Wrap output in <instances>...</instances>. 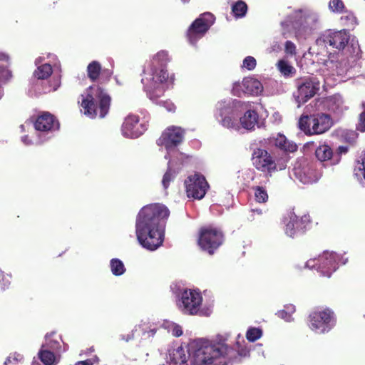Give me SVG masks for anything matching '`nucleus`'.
I'll return each instance as SVG.
<instances>
[{
    "mask_svg": "<svg viewBox=\"0 0 365 365\" xmlns=\"http://www.w3.org/2000/svg\"><path fill=\"white\" fill-rule=\"evenodd\" d=\"M326 104L330 111L336 114L342 113L347 108L343 98L339 94H335L327 98Z\"/></svg>",
    "mask_w": 365,
    "mask_h": 365,
    "instance_id": "393cba45",
    "label": "nucleus"
},
{
    "mask_svg": "<svg viewBox=\"0 0 365 365\" xmlns=\"http://www.w3.org/2000/svg\"><path fill=\"white\" fill-rule=\"evenodd\" d=\"M316 156L320 161H326L331 159L332 156V150L327 145L319 146L316 150Z\"/></svg>",
    "mask_w": 365,
    "mask_h": 365,
    "instance_id": "7c9ffc66",
    "label": "nucleus"
},
{
    "mask_svg": "<svg viewBox=\"0 0 365 365\" xmlns=\"http://www.w3.org/2000/svg\"><path fill=\"white\" fill-rule=\"evenodd\" d=\"M269 94L273 95L274 93L273 92H269Z\"/></svg>",
    "mask_w": 365,
    "mask_h": 365,
    "instance_id": "0e129e2a",
    "label": "nucleus"
},
{
    "mask_svg": "<svg viewBox=\"0 0 365 365\" xmlns=\"http://www.w3.org/2000/svg\"><path fill=\"white\" fill-rule=\"evenodd\" d=\"M145 129L143 124H139L138 116L130 114L125 118L121 132L126 138H135L141 135Z\"/></svg>",
    "mask_w": 365,
    "mask_h": 365,
    "instance_id": "dca6fc26",
    "label": "nucleus"
},
{
    "mask_svg": "<svg viewBox=\"0 0 365 365\" xmlns=\"http://www.w3.org/2000/svg\"><path fill=\"white\" fill-rule=\"evenodd\" d=\"M357 130L361 132H365V111L362 112L359 115Z\"/></svg>",
    "mask_w": 365,
    "mask_h": 365,
    "instance_id": "de8ad7c7",
    "label": "nucleus"
},
{
    "mask_svg": "<svg viewBox=\"0 0 365 365\" xmlns=\"http://www.w3.org/2000/svg\"><path fill=\"white\" fill-rule=\"evenodd\" d=\"M284 168V165H281V166H280L279 169H280V170H282V168Z\"/></svg>",
    "mask_w": 365,
    "mask_h": 365,
    "instance_id": "680f3d73",
    "label": "nucleus"
},
{
    "mask_svg": "<svg viewBox=\"0 0 365 365\" xmlns=\"http://www.w3.org/2000/svg\"><path fill=\"white\" fill-rule=\"evenodd\" d=\"M318 261L319 262L318 268L323 276L330 277L336 271V259L332 254L325 253L319 257Z\"/></svg>",
    "mask_w": 365,
    "mask_h": 365,
    "instance_id": "6ab92c4d",
    "label": "nucleus"
},
{
    "mask_svg": "<svg viewBox=\"0 0 365 365\" xmlns=\"http://www.w3.org/2000/svg\"><path fill=\"white\" fill-rule=\"evenodd\" d=\"M285 314V312L284 311H280L278 312V314L279 316L283 317H284V314Z\"/></svg>",
    "mask_w": 365,
    "mask_h": 365,
    "instance_id": "bf43d9fd",
    "label": "nucleus"
},
{
    "mask_svg": "<svg viewBox=\"0 0 365 365\" xmlns=\"http://www.w3.org/2000/svg\"><path fill=\"white\" fill-rule=\"evenodd\" d=\"M296 86L297 91L294 96L297 106L300 107L317 94L320 88V81L316 77L307 76L297 79Z\"/></svg>",
    "mask_w": 365,
    "mask_h": 365,
    "instance_id": "1a4fd4ad",
    "label": "nucleus"
},
{
    "mask_svg": "<svg viewBox=\"0 0 365 365\" xmlns=\"http://www.w3.org/2000/svg\"><path fill=\"white\" fill-rule=\"evenodd\" d=\"M56 354V353L43 346L41 347L38 353V359L44 365H55L57 363Z\"/></svg>",
    "mask_w": 365,
    "mask_h": 365,
    "instance_id": "a878e982",
    "label": "nucleus"
},
{
    "mask_svg": "<svg viewBox=\"0 0 365 365\" xmlns=\"http://www.w3.org/2000/svg\"><path fill=\"white\" fill-rule=\"evenodd\" d=\"M223 242L224 235L220 230L211 226L202 227L200 229L197 245L203 252L210 255H214Z\"/></svg>",
    "mask_w": 365,
    "mask_h": 365,
    "instance_id": "6e6552de",
    "label": "nucleus"
},
{
    "mask_svg": "<svg viewBox=\"0 0 365 365\" xmlns=\"http://www.w3.org/2000/svg\"><path fill=\"white\" fill-rule=\"evenodd\" d=\"M243 85L246 95L257 96L264 91L262 83L254 78H245L243 79Z\"/></svg>",
    "mask_w": 365,
    "mask_h": 365,
    "instance_id": "5701e85b",
    "label": "nucleus"
},
{
    "mask_svg": "<svg viewBox=\"0 0 365 365\" xmlns=\"http://www.w3.org/2000/svg\"><path fill=\"white\" fill-rule=\"evenodd\" d=\"M232 93L237 97L246 95L243 85V80L241 82L237 81L233 83Z\"/></svg>",
    "mask_w": 365,
    "mask_h": 365,
    "instance_id": "79ce46f5",
    "label": "nucleus"
},
{
    "mask_svg": "<svg viewBox=\"0 0 365 365\" xmlns=\"http://www.w3.org/2000/svg\"><path fill=\"white\" fill-rule=\"evenodd\" d=\"M285 233L291 237H294L297 234L299 233V230H297L294 221L293 220L292 215H290V220L286 225L285 227Z\"/></svg>",
    "mask_w": 365,
    "mask_h": 365,
    "instance_id": "a19ab883",
    "label": "nucleus"
},
{
    "mask_svg": "<svg viewBox=\"0 0 365 365\" xmlns=\"http://www.w3.org/2000/svg\"><path fill=\"white\" fill-rule=\"evenodd\" d=\"M21 140L23 141V143L25 145H31L32 143L31 141L28 139V136L27 135H25V136L22 137Z\"/></svg>",
    "mask_w": 365,
    "mask_h": 365,
    "instance_id": "864d4df0",
    "label": "nucleus"
},
{
    "mask_svg": "<svg viewBox=\"0 0 365 365\" xmlns=\"http://www.w3.org/2000/svg\"><path fill=\"white\" fill-rule=\"evenodd\" d=\"M202 302L200 292L195 290H185L181 294L178 303L179 308L185 314L195 315L200 310Z\"/></svg>",
    "mask_w": 365,
    "mask_h": 365,
    "instance_id": "9b49d317",
    "label": "nucleus"
},
{
    "mask_svg": "<svg viewBox=\"0 0 365 365\" xmlns=\"http://www.w3.org/2000/svg\"><path fill=\"white\" fill-rule=\"evenodd\" d=\"M255 200L259 203L266 202L268 200L267 190L262 186H256L254 187Z\"/></svg>",
    "mask_w": 365,
    "mask_h": 365,
    "instance_id": "f704fd0d",
    "label": "nucleus"
},
{
    "mask_svg": "<svg viewBox=\"0 0 365 365\" xmlns=\"http://www.w3.org/2000/svg\"><path fill=\"white\" fill-rule=\"evenodd\" d=\"M60 84H61L60 79L58 78H55L54 81H53V84L51 86V88L49 89L48 91H56L57 88L60 86Z\"/></svg>",
    "mask_w": 365,
    "mask_h": 365,
    "instance_id": "3c124183",
    "label": "nucleus"
},
{
    "mask_svg": "<svg viewBox=\"0 0 365 365\" xmlns=\"http://www.w3.org/2000/svg\"><path fill=\"white\" fill-rule=\"evenodd\" d=\"M9 59V56L5 53H0V61H6Z\"/></svg>",
    "mask_w": 365,
    "mask_h": 365,
    "instance_id": "5fc2aeb1",
    "label": "nucleus"
},
{
    "mask_svg": "<svg viewBox=\"0 0 365 365\" xmlns=\"http://www.w3.org/2000/svg\"><path fill=\"white\" fill-rule=\"evenodd\" d=\"M54 335H56L55 332L47 334L46 335V344L41 346L58 354L61 351V346L58 339L53 338Z\"/></svg>",
    "mask_w": 365,
    "mask_h": 365,
    "instance_id": "cd10ccee",
    "label": "nucleus"
},
{
    "mask_svg": "<svg viewBox=\"0 0 365 365\" xmlns=\"http://www.w3.org/2000/svg\"><path fill=\"white\" fill-rule=\"evenodd\" d=\"M293 220L294 221L297 230L299 233H303L309 227L311 224V218L309 215H304L301 217H298L294 212H291Z\"/></svg>",
    "mask_w": 365,
    "mask_h": 365,
    "instance_id": "bb28decb",
    "label": "nucleus"
},
{
    "mask_svg": "<svg viewBox=\"0 0 365 365\" xmlns=\"http://www.w3.org/2000/svg\"><path fill=\"white\" fill-rule=\"evenodd\" d=\"M11 278V274L0 272V292H4L9 288Z\"/></svg>",
    "mask_w": 365,
    "mask_h": 365,
    "instance_id": "ea45409f",
    "label": "nucleus"
},
{
    "mask_svg": "<svg viewBox=\"0 0 365 365\" xmlns=\"http://www.w3.org/2000/svg\"><path fill=\"white\" fill-rule=\"evenodd\" d=\"M256 60L252 56H247L242 63V68L247 69L248 71H252L256 67Z\"/></svg>",
    "mask_w": 365,
    "mask_h": 365,
    "instance_id": "c03bdc74",
    "label": "nucleus"
},
{
    "mask_svg": "<svg viewBox=\"0 0 365 365\" xmlns=\"http://www.w3.org/2000/svg\"><path fill=\"white\" fill-rule=\"evenodd\" d=\"M11 77V73L10 71L5 67L0 66V98L3 96L2 86L6 83Z\"/></svg>",
    "mask_w": 365,
    "mask_h": 365,
    "instance_id": "4c0bfd02",
    "label": "nucleus"
},
{
    "mask_svg": "<svg viewBox=\"0 0 365 365\" xmlns=\"http://www.w3.org/2000/svg\"><path fill=\"white\" fill-rule=\"evenodd\" d=\"M290 21L293 24L296 36L307 38L320 27L319 14L308 9H301L294 11Z\"/></svg>",
    "mask_w": 365,
    "mask_h": 365,
    "instance_id": "39448f33",
    "label": "nucleus"
},
{
    "mask_svg": "<svg viewBox=\"0 0 365 365\" xmlns=\"http://www.w3.org/2000/svg\"><path fill=\"white\" fill-rule=\"evenodd\" d=\"M215 21L214 16L210 13H205L197 18L190 26L187 38L190 43L194 44L208 31Z\"/></svg>",
    "mask_w": 365,
    "mask_h": 365,
    "instance_id": "9d476101",
    "label": "nucleus"
},
{
    "mask_svg": "<svg viewBox=\"0 0 365 365\" xmlns=\"http://www.w3.org/2000/svg\"><path fill=\"white\" fill-rule=\"evenodd\" d=\"M232 10L236 17H243L247 13V6L244 1H238L232 6Z\"/></svg>",
    "mask_w": 365,
    "mask_h": 365,
    "instance_id": "72a5a7b5",
    "label": "nucleus"
},
{
    "mask_svg": "<svg viewBox=\"0 0 365 365\" xmlns=\"http://www.w3.org/2000/svg\"><path fill=\"white\" fill-rule=\"evenodd\" d=\"M332 120L328 114L317 113L309 118L302 115L298 122V126L305 134L320 135L327 132L332 125Z\"/></svg>",
    "mask_w": 365,
    "mask_h": 365,
    "instance_id": "0eeeda50",
    "label": "nucleus"
},
{
    "mask_svg": "<svg viewBox=\"0 0 365 365\" xmlns=\"http://www.w3.org/2000/svg\"><path fill=\"white\" fill-rule=\"evenodd\" d=\"M232 349L223 343H212L200 339L197 342L192 364L193 365H216V361L228 355Z\"/></svg>",
    "mask_w": 365,
    "mask_h": 365,
    "instance_id": "20e7f679",
    "label": "nucleus"
},
{
    "mask_svg": "<svg viewBox=\"0 0 365 365\" xmlns=\"http://www.w3.org/2000/svg\"><path fill=\"white\" fill-rule=\"evenodd\" d=\"M253 165L257 170L271 173L277 170V165L271 155L264 149L257 148L252 154Z\"/></svg>",
    "mask_w": 365,
    "mask_h": 365,
    "instance_id": "2eb2a0df",
    "label": "nucleus"
},
{
    "mask_svg": "<svg viewBox=\"0 0 365 365\" xmlns=\"http://www.w3.org/2000/svg\"><path fill=\"white\" fill-rule=\"evenodd\" d=\"M110 98L98 86H90L81 95V111L91 118H104L110 108Z\"/></svg>",
    "mask_w": 365,
    "mask_h": 365,
    "instance_id": "7ed1b4c3",
    "label": "nucleus"
},
{
    "mask_svg": "<svg viewBox=\"0 0 365 365\" xmlns=\"http://www.w3.org/2000/svg\"><path fill=\"white\" fill-rule=\"evenodd\" d=\"M101 70V64L98 61H92L88 64L87 67V73L88 78L92 81H95L98 78Z\"/></svg>",
    "mask_w": 365,
    "mask_h": 365,
    "instance_id": "2f4dec72",
    "label": "nucleus"
},
{
    "mask_svg": "<svg viewBox=\"0 0 365 365\" xmlns=\"http://www.w3.org/2000/svg\"><path fill=\"white\" fill-rule=\"evenodd\" d=\"M21 128L23 130L24 129V125H21Z\"/></svg>",
    "mask_w": 365,
    "mask_h": 365,
    "instance_id": "69168bd1",
    "label": "nucleus"
},
{
    "mask_svg": "<svg viewBox=\"0 0 365 365\" xmlns=\"http://www.w3.org/2000/svg\"><path fill=\"white\" fill-rule=\"evenodd\" d=\"M320 40L326 45H329L333 48L341 51L347 45L349 40V35L344 29L341 31L328 30L322 35Z\"/></svg>",
    "mask_w": 365,
    "mask_h": 365,
    "instance_id": "ddd939ff",
    "label": "nucleus"
},
{
    "mask_svg": "<svg viewBox=\"0 0 365 365\" xmlns=\"http://www.w3.org/2000/svg\"><path fill=\"white\" fill-rule=\"evenodd\" d=\"M322 72L324 76L327 78L335 76H342L346 71V66H342L341 63L328 59L324 62Z\"/></svg>",
    "mask_w": 365,
    "mask_h": 365,
    "instance_id": "412c9836",
    "label": "nucleus"
},
{
    "mask_svg": "<svg viewBox=\"0 0 365 365\" xmlns=\"http://www.w3.org/2000/svg\"><path fill=\"white\" fill-rule=\"evenodd\" d=\"M269 143L283 152L294 153L297 150V145L295 143L289 140L284 135L277 134L269 138Z\"/></svg>",
    "mask_w": 365,
    "mask_h": 365,
    "instance_id": "a211bd4d",
    "label": "nucleus"
},
{
    "mask_svg": "<svg viewBox=\"0 0 365 365\" xmlns=\"http://www.w3.org/2000/svg\"><path fill=\"white\" fill-rule=\"evenodd\" d=\"M182 334V331L179 328H175L173 329V335L175 336H180Z\"/></svg>",
    "mask_w": 365,
    "mask_h": 365,
    "instance_id": "603ef678",
    "label": "nucleus"
},
{
    "mask_svg": "<svg viewBox=\"0 0 365 365\" xmlns=\"http://www.w3.org/2000/svg\"><path fill=\"white\" fill-rule=\"evenodd\" d=\"M330 10L335 13L342 12L344 9V4L341 0H331L329 4Z\"/></svg>",
    "mask_w": 365,
    "mask_h": 365,
    "instance_id": "37998d69",
    "label": "nucleus"
},
{
    "mask_svg": "<svg viewBox=\"0 0 365 365\" xmlns=\"http://www.w3.org/2000/svg\"><path fill=\"white\" fill-rule=\"evenodd\" d=\"M258 114L255 110H248L240 118V129L254 130L258 123Z\"/></svg>",
    "mask_w": 365,
    "mask_h": 365,
    "instance_id": "b1692460",
    "label": "nucleus"
},
{
    "mask_svg": "<svg viewBox=\"0 0 365 365\" xmlns=\"http://www.w3.org/2000/svg\"><path fill=\"white\" fill-rule=\"evenodd\" d=\"M252 211L254 212H257L258 215H262V210H259V209L252 210Z\"/></svg>",
    "mask_w": 365,
    "mask_h": 365,
    "instance_id": "4d7b16f0",
    "label": "nucleus"
},
{
    "mask_svg": "<svg viewBox=\"0 0 365 365\" xmlns=\"http://www.w3.org/2000/svg\"><path fill=\"white\" fill-rule=\"evenodd\" d=\"M163 185H164V188L167 189L168 184L164 183Z\"/></svg>",
    "mask_w": 365,
    "mask_h": 365,
    "instance_id": "052dcab7",
    "label": "nucleus"
},
{
    "mask_svg": "<svg viewBox=\"0 0 365 365\" xmlns=\"http://www.w3.org/2000/svg\"><path fill=\"white\" fill-rule=\"evenodd\" d=\"M174 151L176 153V159L169 160L168 170L165 173L162 181L163 183L170 182L175 179L177 174L175 168L178 166V162H180V165H182L183 162L187 158V156L183 153H178L177 150L174 149Z\"/></svg>",
    "mask_w": 365,
    "mask_h": 365,
    "instance_id": "aec40b11",
    "label": "nucleus"
},
{
    "mask_svg": "<svg viewBox=\"0 0 365 365\" xmlns=\"http://www.w3.org/2000/svg\"><path fill=\"white\" fill-rule=\"evenodd\" d=\"M183 138L184 131L180 127L170 126L164 130L157 143L160 146H165L168 154H169L170 150L182 141ZM165 158H168V155H166Z\"/></svg>",
    "mask_w": 365,
    "mask_h": 365,
    "instance_id": "f8f14e48",
    "label": "nucleus"
},
{
    "mask_svg": "<svg viewBox=\"0 0 365 365\" xmlns=\"http://www.w3.org/2000/svg\"><path fill=\"white\" fill-rule=\"evenodd\" d=\"M169 61L168 53L161 51L155 54L144 67L141 82L150 100L155 101L160 97L169 83L173 79H169L168 73L165 67Z\"/></svg>",
    "mask_w": 365,
    "mask_h": 365,
    "instance_id": "f03ea898",
    "label": "nucleus"
},
{
    "mask_svg": "<svg viewBox=\"0 0 365 365\" xmlns=\"http://www.w3.org/2000/svg\"><path fill=\"white\" fill-rule=\"evenodd\" d=\"M341 20L344 21V24L347 26L354 27L357 25V19L351 11H345L341 17Z\"/></svg>",
    "mask_w": 365,
    "mask_h": 365,
    "instance_id": "e433bc0d",
    "label": "nucleus"
},
{
    "mask_svg": "<svg viewBox=\"0 0 365 365\" xmlns=\"http://www.w3.org/2000/svg\"><path fill=\"white\" fill-rule=\"evenodd\" d=\"M24 359V356L17 353H11L4 361V365H18Z\"/></svg>",
    "mask_w": 365,
    "mask_h": 365,
    "instance_id": "58836bf2",
    "label": "nucleus"
},
{
    "mask_svg": "<svg viewBox=\"0 0 365 365\" xmlns=\"http://www.w3.org/2000/svg\"><path fill=\"white\" fill-rule=\"evenodd\" d=\"M217 109L220 113L217 118L223 127L235 131L240 130V119L237 118V114L232 108L220 103L217 104Z\"/></svg>",
    "mask_w": 365,
    "mask_h": 365,
    "instance_id": "4468645a",
    "label": "nucleus"
},
{
    "mask_svg": "<svg viewBox=\"0 0 365 365\" xmlns=\"http://www.w3.org/2000/svg\"><path fill=\"white\" fill-rule=\"evenodd\" d=\"M262 335V330L259 328L250 327L246 333V338L250 342H254L259 339Z\"/></svg>",
    "mask_w": 365,
    "mask_h": 365,
    "instance_id": "c9c22d12",
    "label": "nucleus"
},
{
    "mask_svg": "<svg viewBox=\"0 0 365 365\" xmlns=\"http://www.w3.org/2000/svg\"><path fill=\"white\" fill-rule=\"evenodd\" d=\"M284 47V50L287 54L293 56L296 53V46L293 42L290 41H286Z\"/></svg>",
    "mask_w": 365,
    "mask_h": 365,
    "instance_id": "49530a36",
    "label": "nucleus"
},
{
    "mask_svg": "<svg viewBox=\"0 0 365 365\" xmlns=\"http://www.w3.org/2000/svg\"><path fill=\"white\" fill-rule=\"evenodd\" d=\"M110 266L113 274L115 276L122 275L125 272L124 264L119 259H112L110 262Z\"/></svg>",
    "mask_w": 365,
    "mask_h": 365,
    "instance_id": "473e14b6",
    "label": "nucleus"
},
{
    "mask_svg": "<svg viewBox=\"0 0 365 365\" xmlns=\"http://www.w3.org/2000/svg\"><path fill=\"white\" fill-rule=\"evenodd\" d=\"M34 127L36 130L41 133H49L58 130L59 124L52 115L45 113L38 117Z\"/></svg>",
    "mask_w": 365,
    "mask_h": 365,
    "instance_id": "f3484780",
    "label": "nucleus"
},
{
    "mask_svg": "<svg viewBox=\"0 0 365 365\" xmlns=\"http://www.w3.org/2000/svg\"><path fill=\"white\" fill-rule=\"evenodd\" d=\"M336 324L334 312L329 308L317 307L308 316V326L317 334L329 332Z\"/></svg>",
    "mask_w": 365,
    "mask_h": 365,
    "instance_id": "423d86ee",
    "label": "nucleus"
},
{
    "mask_svg": "<svg viewBox=\"0 0 365 365\" xmlns=\"http://www.w3.org/2000/svg\"><path fill=\"white\" fill-rule=\"evenodd\" d=\"M339 150L341 153H346L348 150V148L346 147H344V146H340L339 148Z\"/></svg>",
    "mask_w": 365,
    "mask_h": 365,
    "instance_id": "6e6d98bb",
    "label": "nucleus"
},
{
    "mask_svg": "<svg viewBox=\"0 0 365 365\" xmlns=\"http://www.w3.org/2000/svg\"><path fill=\"white\" fill-rule=\"evenodd\" d=\"M41 61H42V58H41V57H39V58H36V59L35 63H36V64L37 65V64L40 63Z\"/></svg>",
    "mask_w": 365,
    "mask_h": 365,
    "instance_id": "13d9d810",
    "label": "nucleus"
},
{
    "mask_svg": "<svg viewBox=\"0 0 365 365\" xmlns=\"http://www.w3.org/2000/svg\"><path fill=\"white\" fill-rule=\"evenodd\" d=\"M190 182H207L203 175L200 173H194L188 176Z\"/></svg>",
    "mask_w": 365,
    "mask_h": 365,
    "instance_id": "a18cd8bd",
    "label": "nucleus"
},
{
    "mask_svg": "<svg viewBox=\"0 0 365 365\" xmlns=\"http://www.w3.org/2000/svg\"><path fill=\"white\" fill-rule=\"evenodd\" d=\"M279 72L284 77H292L296 73V69L285 60H279L277 63Z\"/></svg>",
    "mask_w": 365,
    "mask_h": 365,
    "instance_id": "c85d7f7f",
    "label": "nucleus"
},
{
    "mask_svg": "<svg viewBox=\"0 0 365 365\" xmlns=\"http://www.w3.org/2000/svg\"><path fill=\"white\" fill-rule=\"evenodd\" d=\"M181 1H183V2H187V1H189L190 0H181Z\"/></svg>",
    "mask_w": 365,
    "mask_h": 365,
    "instance_id": "e2e57ef3",
    "label": "nucleus"
},
{
    "mask_svg": "<svg viewBox=\"0 0 365 365\" xmlns=\"http://www.w3.org/2000/svg\"><path fill=\"white\" fill-rule=\"evenodd\" d=\"M159 103L165 107L168 111L172 112L175 110V106L171 101H160Z\"/></svg>",
    "mask_w": 365,
    "mask_h": 365,
    "instance_id": "8fccbe9b",
    "label": "nucleus"
},
{
    "mask_svg": "<svg viewBox=\"0 0 365 365\" xmlns=\"http://www.w3.org/2000/svg\"><path fill=\"white\" fill-rule=\"evenodd\" d=\"M355 175L357 177L363 176L365 179V156L361 165L359 167L358 170H355Z\"/></svg>",
    "mask_w": 365,
    "mask_h": 365,
    "instance_id": "09e8293b",
    "label": "nucleus"
},
{
    "mask_svg": "<svg viewBox=\"0 0 365 365\" xmlns=\"http://www.w3.org/2000/svg\"><path fill=\"white\" fill-rule=\"evenodd\" d=\"M53 72L50 63H45L38 66L34 73V76L38 79H46L49 77Z\"/></svg>",
    "mask_w": 365,
    "mask_h": 365,
    "instance_id": "c756f323",
    "label": "nucleus"
},
{
    "mask_svg": "<svg viewBox=\"0 0 365 365\" xmlns=\"http://www.w3.org/2000/svg\"><path fill=\"white\" fill-rule=\"evenodd\" d=\"M170 210L162 203H151L143 207L136 218L135 233L138 242L144 248L153 251L164 241Z\"/></svg>",
    "mask_w": 365,
    "mask_h": 365,
    "instance_id": "f257e3e1",
    "label": "nucleus"
},
{
    "mask_svg": "<svg viewBox=\"0 0 365 365\" xmlns=\"http://www.w3.org/2000/svg\"><path fill=\"white\" fill-rule=\"evenodd\" d=\"M209 187V184H186L187 197L194 200H201L204 197Z\"/></svg>",
    "mask_w": 365,
    "mask_h": 365,
    "instance_id": "4be33fe9",
    "label": "nucleus"
}]
</instances>
